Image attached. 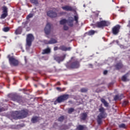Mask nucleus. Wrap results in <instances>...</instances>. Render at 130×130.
<instances>
[{
  "mask_svg": "<svg viewBox=\"0 0 130 130\" xmlns=\"http://www.w3.org/2000/svg\"><path fill=\"white\" fill-rule=\"evenodd\" d=\"M58 85H60V84L59 83V82H58Z\"/></svg>",
  "mask_w": 130,
  "mask_h": 130,
  "instance_id": "49530a36",
  "label": "nucleus"
},
{
  "mask_svg": "<svg viewBox=\"0 0 130 130\" xmlns=\"http://www.w3.org/2000/svg\"><path fill=\"white\" fill-rule=\"evenodd\" d=\"M74 20L76 21V23H78V20H79V16H78V15L74 16Z\"/></svg>",
  "mask_w": 130,
  "mask_h": 130,
  "instance_id": "c756f323",
  "label": "nucleus"
},
{
  "mask_svg": "<svg viewBox=\"0 0 130 130\" xmlns=\"http://www.w3.org/2000/svg\"><path fill=\"white\" fill-rule=\"evenodd\" d=\"M64 57H66V55H64L62 57H58V56L55 57L54 59H55V60H56V61H57V62H58V63H59V62H60V61H62V60H63V59H64Z\"/></svg>",
  "mask_w": 130,
  "mask_h": 130,
  "instance_id": "ddd939ff",
  "label": "nucleus"
},
{
  "mask_svg": "<svg viewBox=\"0 0 130 130\" xmlns=\"http://www.w3.org/2000/svg\"><path fill=\"white\" fill-rule=\"evenodd\" d=\"M3 31L4 32H9V31H10V28L9 27H4L3 28Z\"/></svg>",
  "mask_w": 130,
  "mask_h": 130,
  "instance_id": "473e14b6",
  "label": "nucleus"
},
{
  "mask_svg": "<svg viewBox=\"0 0 130 130\" xmlns=\"http://www.w3.org/2000/svg\"><path fill=\"white\" fill-rule=\"evenodd\" d=\"M79 67H80V64L78 61L73 62L71 65V68H72V69H78Z\"/></svg>",
  "mask_w": 130,
  "mask_h": 130,
  "instance_id": "2eb2a0df",
  "label": "nucleus"
},
{
  "mask_svg": "<svg viewBox=\"0 0 130 130\" xmlns=\"http://www.w3.org/2000/svg\"><path fill=\"white\" fill-rule=\"evenodd\" d=\"M33 40H34V37L33 36V35H27L26 38V45H27V46H31L32 41H33Z\"/></svg>",
  "mask_w": 130,
  "mask_h": 130,
  "instance_id": "39448f33",
  "label": "nucleus"
},
{
  "mask_svg": "<svg viewBox=\"0 0 130 130\" xmlns=\"http://www.w3.org/2000/svg\"><path fill=\"white\" fill-rule=\"evenodd\" d=\"M25 57V61H26V57Z\"/></svg>",
  "mask_w": 130,
  "mask_h": 130,
  "instance_id": "8fccbe9b",
  "label": "nucleus"
},
{
  "mask_svg": "<svg viewBox=\"0 0 130 130\" xmlns=\"http://www.w3.org/2000/svg\"><path fill=\"white\" fill-rule=\"evenodd\" d=\"M62 10L64 11H73V8L71 6H66L64 7H62Z\"/></svg>",
  "mask_w": 130,
  "mask_h": 130,
  "instance_id": "f3484780",
  "label": "nucleus"
},
{
  "mask_svg": "<svg viewBox=\"0 0 130 130\" xmlns=\"http://www.w3.org/2000/svg\"><path fill=\"white\" fill-rule=\"evenodd\" d=\"M56 89L57 90H58V91H60V92H61V91H64V90H66V89L64 88H63L62 89H61L60 87H57Z\"/></svg>",
  "mask_w": 130,
  "mask_h": 130,
  "instance_id": "c9c22d12",
  "label": "nucleus"
},
{
  "mask_svg": "<svg viewBox=\"0 0 130 130\" xmlns=\"http://www.w3.org/2000/svg\"><path fill=\"white\" fill-rule=\"evenodd\" d=\"M22 52H24V50H22Z\"/></svg>",
  "mask_w": 130,
  "mask_h": 130,
  "instance_id": "603ef678",
  "label": "nucleus"
},
{
  "mask_svg": "<svg viewBox=\"0 0 130 130\" xmlns=\"http://www.w3.org/2000/svg\"><path fill=\"white\" fill-rule=\"evenodd\" d=\"M30 3H31V4H34V5H36V6H37V5H38L39 3H38V1L37 0H30Z\"/></svg>",
  "mask_w": 130,
  "mask_h": 130,
  "instance_id": "b1692460",
  "label": "nucleus"
},
{
  "mask_svg": "<svg viewBox=\"0 0 130 130\" xmlns=\"http://www.w3.org/2000/svg\"><path fill=\"white\" fill-rule=\"evenodd\" d=\"M59 49L62 50V51H70L72 49L71 47H67L65 46H61L59 48Z\"/></svg>",
  "mask_w": 130,
  "mask_h": 130,
  "instance_id": "f8f14e48",
  "label": "nucleus"
},
{
  "mask_svg": "<svg viewBox=\"0 0 130 130\" xmlns=\"http://www.w3.org/2000/svg\"><path fill=\"white\" fill-rule=\"evenodd\" d=\"M119 29H120V26L117 25L112 28V32L114 35H117L119 32Z\"/></svg>",
  "mask_w": 130,
  "mask_h": 130,
  "instance_id": "6e6552de",
  "label": "nucleus"
},
{
  "mask_svg": "<svg viewBox=\"0 0 130 130\" xmlns=\"http://www.w3.org/2000/svg\"><path fill=\"white\" fill-rule=\"evenodd\" d=\"M117 43H118V41H116Z\"/></svg>",
  "mask_w": 130,
  "mask_h": 130,
  "instance_id": "09e8293b",
  "label": "nucleus"
},
{
  "mask_svg": "<svg viewBox=\"0 0 130 130\" xmlns=\"http://www.w3.org/2000/svg\"><path fill=\"white\" fill-rule=\"evenodd\" d=\"M38 120H39V118H38V117H34L31 119V121H32V122H33V123H35L37 122V121H38Z\"/></svg>",
  "mask_w": 130,
  "mask_h": 130,
  "instance_id": "412c9836",
  "label": "nucleus"
},
{
  "mask_svg": "<svg viewBox=\"0 0 130 130\" xmlns=\"http://www.w3.org/2000/svg\"><path fill=\"white\" fill-rule=\"evenodd\" d=\"M63 29L64 30H68L69 29V27L66 25H64Z\"/></svg>",
  "mask_w": 130,
  "mask_h": 130,
  "instance_id": "ea45409f",
  "label": "nucleus"
},
{
  "mask_svg": "<svg viewBox=\"0 0 130 130\" xmlns=\"http://www.w3.org/2000/svg\"><path fill=\"white\" fill-rule=\"evenodd\" d=\"M35 87H37V86L36 85H35Z\"/></svg>",
  "mask_w": 130,
  "mask_h": 130,
  "instance_id": "3c124183",
  "label": "nucleus"
},
{
  "mask_svg": "<svg viewBox=\"0 0 130 130\" xmlns=\"http://www.w3.org/2000/svg\"><path fill=\"white\" fill-rule=\"evenodd\" d=\"M50 48H48L43 50L42 54H47V53H50Z\"/></svg>",
  "mask_w": 130,
  "mask_h": 130,
  "instance_id": "a211bd4d",
  "label": "nucleus"
},
{
  "mask_svg": "<svg viewBox=\"0 0 130 130\" xmlns=\"http://www.w3.org/2000/svg\"><path fill=\"white\" fill-rule=\"evenodd\" d=\"M87 91V89L86 88H82L81 89V92H85Z\"/></svg>",
  "mask_w": 130,
  "mask_h": 130,
  "instance_id": "58836bf2",
  "label": "nucleus"
},
{
  "mask_svg": "<svg viewBox=\"0 0 130 130\" xmlns=\"http://www.w3.org/2000/svg\"><path fill=\"white\" fill-rule=\"evenodd\" d=\"M27 23H28V21H26V24H27Z\"/></svg>",
  "mask_w": 130,
  "mask_h": 130,
  "instance_id": "de8ad7c7",
  "label": "nucleus"
},
{
  "mask_svg": "<svg viewBox=\"0 0 130 130\" xmlns=\"http://www.w3.org/2000/svg\"><path fill=\"white\" fill-rule=\"evenodd\" d=\"M51 29V25L50 23H47L46 27L44 29L45 33L46 35H48L50 33V30Z\"/></svg>",
  "mask_w": 130,
  "mask_h": 130,
  "instance_id": "1a4fd4ad",
  "label": "nucleus"
},
{
  "mask_svg": "<svg viewBox=\"0 0 130 130\" xmlns=\"http://www.w3.org/2000/svg\"><path fill=\"white\" fill-rule=\"evenodd\" d=\"M28 112L25 110H22L20 112L16 111L13 113V118L14 119H18V118H25L27 117Z\"/></svg>",
  "mask_w": 130,
  "mask_h": 130,
  "instance_id": "f257e3e1",
  "label": "nucleus"
},
{
  "mask_svg": "<svg viewBox=\"0 0 130 130\" xmlns=\"http://www.w3.org/2000/svg\"><path fill=\"white\" fill-rule=\"evenodd\" d=\"M69 99V95L68 94H63L62 95H61L59 96L57 100L54 102V104L55 105L56 104V103H61V102H63V101H64L66 100H68Z\"/></svg>",
  "mask_w": 130,
  "mask_h": 130,
  "instance_id": "7ed1b4c3",
  "label": "nucleus"
},
{
  "mask_svg": "<svg viewBox=\"0 0 130 130\" xmlns=\"http://www.w3.org/2000/svg\"><path fill=\"white\" fill-rule=\"evenodd\" d=\"M57 41H56V40L52 39L50 41H47L46 40H44V43L46 44H54V43H56Z\"/></svg>",
  "mask_w": 130,
  "mask_h": 130,
  "instance_id": "4468645a",
  "label": "nucleus"
},
{
  "mask_svg": "<svg viewBox=\"0 0 130 130\" xmlns=\"http://www.w3.org/2000/svg\"><path fill=\"white\" fill-rule=\"evenodd\" d=\"M123 97V94H118L115 96L114 99L115 100V101H116V100H121V99H122Z\"/></svg>",
  "mask_w": 130,
  "mask_h": 130,
  "instance_id": "dca6fc26",
  "label": "nucleus"
},
{
  "mask_svg": "<svg viewBox=\"0 0 130 130\" xmlns=\"http://www.w3.org/2000/svg\"><path fill=\"white\" fill-rule=\"evenodd\" d=\"M64 119V117H63V116H62L58 118V121L61 122V121H62Z\"/></svg>",
  "mask_w": 130,
  "mask_h": 130,
  "instance_id": "72a5a7b5",
  "label": "nucleus"
},
{
  "mask_svg": "<svg viewBox=\"0 0 130 130\" xmlns=\"http://www.w3.org/2000/svg\"><path fill=\"white\" fill-rule=\"evenodd\" d=\"M74 108H71L70 109H69L68 110V113H72V112H74Z\"/></svg>",
  "mask_w": 130,
  "mask_h": 130,
  "instance_id": "f704fd0d",
  "label": "nucleus"
},
{
  "mask_svg": "<svg viewBox=\"0 0 130 130\" xmlns=\"http://www.w3.org/2000/svg\"><path fill=\"white\" fill-rule=\"evenodd\" d=\"M57 49H58V48L57 47H55L54 48V50H57Z\"/></svg>",
  "mask_w": 130,
  "mask_h": 130,
  "instance_id": "79ce46f5",
  "label": "nucleus"
},
{
  "mask_svg": "<svg viewBox=\"0 0 130 130\" xmlns=\"http://www.w3.org/2000/svg\"><path fill=\"white\" fill-rule=\"evenodd\" d=\"M68 128H69V127H68V126H67V125H63V126H62L60 128V129H62V130H66V129H68Z\"/></svg>",
  "mask_w": 130,
  "mask_h": 130,
  "instance_id": "7c9ffc66",
  "label": "nucleus"
},
{
  "mask_svg": "<svg viewBox=\"0 0 130 130\" xmlns=\"http://www.w3.org/2000/svg\"><path fill=\"white\" fill-rule=\"evenodd\" d=\"M47 15L50 18H55L56 17H57V13L51 10L47 12Z\"/></svg>",
  "mask_w": 130,
  "mask_h": 130,
  "instance_id": "9d476101",
  "label": "nucleus"
},
{
  "mask_svg": "<svg viewBox=\"0 0 130 130\" xmlns=\"http://www.w3.org/2000/svg\"><path fill=\"white\" fill-rule=\"evenodd\" d=\"M119 127L124 128V127H125V124H121L120 125H119Z\"/></svg>",
  "mask_w": 130,
  "mask_h": 130,
  "instance_id": "4c0bfd02",
  "label": "nucleus"
},
{
  "mask_svg": "<svg viewBox=\"0 0 130 130\" xmlns=\"http://www.w3.org/2000/svg\"><path fill=\"white\" fill-rule=\"evenodd\" d=\"M9 61L11 64H13V66H17L19 62L18 60H15V58L13 57L9 58Z\"/></svg>",
  "mask_w": 130,
  "mask_h": 130,
  "instance_id": "9b49d317",
  "label": "nucleus"
},
{
  "mask_svg": "<svg viewBox=\"0 0 130 130\" xmlns=\"http://www.w3.org/2000/svg\"><path fill=\"white\" fill-rule=\"evenodd\" d=\"M22 33V27H19L17 29L15 30V34L18 35V34H21Z\"/></svg>",
  "mask_w": 130,
  "mask_h": 130,
  "instance_id": "6ab92c4d",
  "label": "nucleus"
},
{
  "mask_svg": "<svg viewBox=\"0 0 130 130\" xmlns=\"http://www.w3.org/2000/svg\"><path fill=\"white\" fill-rule=\"evenodd\" d=\"M3 13L4 14H8V8L7 7L4 6L3 7Z\"/></svg>",
  "mask_w": 130,
  "mask_h": 130,
  "instance_id": "5701e85b",
  "label": "nucleus"
},
{
  "mask_svg": "<svg viewBox=\"0 0 130 130\" xmlns=\"http://www.w3.org/2000/svg\"><path fill=\"white\" fill-rule=\"evenodd\" d=\"M8 16L7 13H3L0 17V19H5Z\"/></svg>",
  "mask_w": 130,
  "mask_h": 130,
  "instance_id": "a878e982",
  "label": "nucleus"
},
{
  "mask_svg": "<svg viewBox=\"0 0 130 130\" xmlns=\"http://www.w3.org/2000/svg\"><path fill=\"white\" fill-rule=\"evenodd\" d=\"M110 23L108 21H102L100 22L96 23V25L99 28H101V27H104V26H109Z\"/></svg>",
  "mask_w": 130,
  "mask_h": 130,
  "instance_id": "423d86ee",
  "label": "nucleus"
},
{
  "mask_svg": "<svg viewBox=\"0 0 130 130\" xmlns=\"http://www.w3.org/2000/svg\"><path fill=\"white\" fill-rule=\"evenodd\" d=\"M122 81L123 82H126V81H127V78H126V75L123 76L122 77Z\"/></svg>",
  "mask_w": 130,
  "mask_h": 130,
  "instance_id": "cd10ccee",
  "label": "nucleus"
},
{
  "mask_svg": "<svg viewBox=\"0 0 130 130\" xmlns=\"http://www.w3.org/2000/svg\"><path fill=\"white\" fill-rule=\"evenodd\" d=\"M68 23L69 26H73V22H74V18L73 17H69L68 20H67L65 19H62L60 21V25H64L66 23Z\"/></svg>",
  "mask_w": 130,
  "mask_h": 130,
  "instance_id": "20e7f679",
  "label": "nucleus"
},
{
  "mask_svg": "<svg viewBox=\"0 0 130 130\" xmlns=\"http://www.w3.org/2000/svg\"><path fill=\"white\" fill-rule=\"evenodd\" d=\"M87 34L90 36H91V35H94V34H95V31L93 30H90L87 32Z\"/></svg>",
  "mask_w": 130,
  "mask_h": 130,
  "instance_id": "393cba45",
  "label": "nucleus"
},
{
  "mask_svg": "<svg viewBox=\"0 0 130 130\" xmlns=\"http://www.w3.org/2000/svg\"><path fill=\"white\" fill-rule=\"evenodd\" d=\"M86 118H87V114L85 113H82L81 114V119H82V120H85Z\"/></svg>",
  "mask_w": 130,
  "mask_h": 130,
  "instance_id": "4be33fe9",
  "label": "nucleus"
},
{
  "mask_svg": "<svg viewBox=\"0 0 130 130\" xmlns=\"http://www.w3.org/2000/svg\"><path fill=\"white\" fill-rule=\"evenodd\" d=\"M101 101L103 103L104 105H105L106 107H108L109 104L104 100V99H101Z\"/></svg>",
  "mask_w": 130,
  "mask_h": 130,
  "instance_id": "aec40b11",
  "label": "nucleus"
},
{
  "mask_svg": "<svg viewBox=\"0 0 130 130\" xmlns=\"http://www.w3.org/2000/svg\"><path fill=\"white\" fill-rule=\"evenodd\" d=\"M108 73V71L107 70H105L104 71V75H107Z\"/></svg>",
  "mask_w": 130,
  "mask_h": 130,
  "instance_id": "a19ab883",
  "label": "nucleus"
},
{
  "mask_svg": "<svg viewBox=\"0 0 130 130\" xmlns=\"http://www.w3.org/2000/svg\"><path fill=\"white\" fill-rule=\"evenodd\" d=\"M84 8H86V6L85 5H83Z\"/></svg>",
  "mask_w": 130,
  "mask_h": 130,
  "instance_id": "a18cd8bd",
  "label": "nucleus"
},
{
  "mask_svg": "<svg viewBox=\"0 0 130 130\" xmlns=\"http://www.w3.org/2000/svg\"><path fill=\"white\" fill-rule=\"evenodd\" d=\"M100 114L98 116V123L99 124H101L102 123V118L106 117V113H105V109L101 107L99 109Z\"/></svg>",
  "mask_w": 130,
  "mask_h": 130,
  "instance_id": "f03ea898",
  "label": "nucleus"
},
{
  "mask_svg": "<svg viewBox=\"0 0 130 130\" xmlns=\"http://www.w3.org/2000/svg\"><path fill=\"white\" fill-rule=\"evenodd\" d=\"M64 14L63 12H60V15H62V14Z\"/></svg>",
  "mask_w": 130,
  "mask_h": 130,
  "instance_id": "c03bdc74",
  "label": "nucleus"
},
{
  "mask_svg": "<svg viewBox=\"0 0 130 130\" xmlns=\"http://www.w3.org/2000/svg\"><path fill=\"white\" fill-rule=\"evenodd\" d=\"M122 67V64H121V63H119V64H117L116 66V68L118 69L119 70V69H121V68Z\"/></svg>",
  "mask_w": 130,
  "mask_h": 130,
  "instance_id": "bb28decb",
  "label": "nucleus"
},
{
  "mask_svg": "<svg viewBox=\"0 0 130 130\" xmlns=\"http://www.w3.org/2000/svg\"><path fill=\"white\" fill-rule=\"evenodd\" d=\"M33 16H34V15L32 13L28 14L26 17L27 20H29L30 18H32L33 17Z\"/></svg>",
  "mask_w": 130,
  "mask_h": 130,
  "instance_id": "c85d7f7f",
  "label": "nucleus"
},
{
  "mask_svg": "<svg viewBox=\"0 0 130 130\" xmlns=\"http://www.w3.org/2000/svg\"><path fill=\"white\" fill-rule=\"evenodd\" d=\"M128 103V102L127 101H124L123 103V105L125 106V105H126Z\"/></svg>",
  "mask_w": 130,
  "mask_h": 130,
  "instance_id": "e433bc0d",
  "label": "nucleus"
},
{
  "mask_svg": "<svg viewBox=\"0 0 130 130\" xmlns=\"http://www.w3.org/2000/svg\"><path fill=\"white\" fill-rule=\"evenodd\" d=\"M2 111H4V109L2 108H0V112H2Z\"/></svg>",
  "mask_w": 130,
  "mask_h": 130,
  "instance_id": "37998d69",
  "label": "nucleus"
},
{
  "mask_svg": "<svg viewBox=\"0 0 130 130\" xmlns=\"http://www.w3.org/2000/svg\"><path fill=\"white\" fill-rule=\"evenodd\" d=\"M8 96L10 98L12 97L11 99L13 101H16V102H18V103H21V100H20V96L18 95H14L13 94H10Z\"/></svg>",
  "mask_w": 130,
  "mask_h": 130,
  "instance_id": "0eeeda50",
  "label": "nucleus"
},
{
  "mask_svg": "<svg viewBox=\"0 0 130 130\" xmlns=\"http://www.w3.org/2000/svg\"><path fill=\"white\" fill-rule=\"evenodd\" d=\"M77 129L78 130H83L84 129V126L83 125H79L78 127H77Z\"/></svg>",
  "mask_w": 130,
  "mask_h": 130,
  "instance_id": "2f4dec72",
  "label": "nucleus"
}]
</instances>
